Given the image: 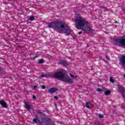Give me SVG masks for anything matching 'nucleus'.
I'll list each match as a JSON object with an SVG mask.
<instances>
[{
    "label": "nucleus",
    "mask_w": 125,
    "mask_h": 125,
    "mask_svg": "<svg viewBox=\"0 0 125 125\" xmlns=\"http://www.w3.org/2000/svg\"><path fill=\"white\" fill-rule=\"evenodd\" d=\"M49 28L57 31L58 33L65 34L69 36L72 33V30L70 27H66L65 23L59 21H55L48 23Z\"/></svg>",
    "instance_id": "obj_1"
},
{
    "label": "nucleus",
    "mask_w": 125,
    "mask_h": 125,
    "mask_svg": "<svg viewBox=\"0 0 125 125\" xmlns=\"http://www.w3.org/2000/svg\"><path fill=\"white\" fill-rule=\"evenodd\" d=\"M75 21L77 29H82L83 31L87 32V33H94V30L90 28V25L88 24V22L85 20L79 18L75 19Z\"/></svg>",
    "instance_id": "obj_2"
},
{
    "label": "nucleus",
    "mask_w": 125,
    "mask_h": 125,
    "mask_svg": "<svg viewBox=\"0 0 125 125\" xmlns=\"http://www.w3.org/2000/svg\"><path fill=\"white\" fill-rule=\"evenodd\" d=\"M65 73H66V71L62 70L60 71L55 72L51 76V77L52 78H55V79H58L64 83H73V80L71 78H69L68 76Z\"/></svg>",
    "instance_id": "obj_3"
},
{
    "label": "nucleus",
    "mask_w": 125,
    "mask_h": 125,
    "mask_svg": "<svg viewBox=\"0 0 125 125\" xmlns=\"http://www.w3.org/2000/svg\"><path fill=\"white\" fill-rule=\"evenodd\" d=\"M118 90H119V92H120V93H121L124 100L125 101V87H122L121 88L119 87L118 88Z\"/></svg>",
    "instance_id": "obj_4"
},
{
    "label": "nucleus",
    "mask_w": 125,
    "mask_h": 125,
    "mask_svg": "<svg viewBox=\"0 0 125 125\" xmlns=\"http://www.w3.org/2000/svg\"><path fill=\"white\" fill-rule=\"evenodd\" d=\"M56 91H58L57 88H52L49 89V92L50 93H54V92H56Z\"/></svg>",
    "instance_id": "obj_5"
},
{
    "label": "nucleus",
    "mask_w": 125,
    "mask_h": 125,
    "mask_svg": "<svg viewBox=\"0 0 125 125\" xmlns=\"http://www.w3.org/2000/svg\"><path fill=\"white\" fill-rule=\"evenodd\" d=\"M0 104L4 108H7V104L3 100L0 101Z\"/></svg>",
    "instance_id": "obj_6"
},
{
    "label": "nucleus",
    "mask_w": 125,
    "mask_h": 125,
    "mask_svg": "<svg viewBox=\"0 0 125 125\" xmlns=\"http://www.w3.org/2000/svg\"><path fill=\"white\" fill-rule=\"evenodd\" d=\"M25 108L27 109V111H30L31 110V105L28 104L27 102L24 103Z\"/></svg>",
    "instance_id": "obj_7"
},
{
    "label": "nucleus",
    "mask_w": 125,
    "mask_h": 125,
    "mask_svg": "<svg viewBox=\"0 0 125 125\" xmlns=\"http://www.w3.org/2000/svg\"><path fill=\"white\" fill-rule=\"evenodd\" d=\"M59 64L63 65V66H66V65H67L68 63H67V62H66L64 60H61L59 62Z\"/></svg>",
    "instance_id": "obj_8"
},
{
    "label": "nucleus",
    "mask_w": 125,
    "mask_h": 125,
    "mask_svg": "<svg viewBox=\"0 0 125 125\" xmlns=\"http://www.w3.org/2000/svg\"><path fill=\"white\" fill-rule=\"evenodd\" d=\"M52 123V122H51V120H50V119H47L45 121L46 125H51Z\"/></svg>",
    "instance_id": "obj_9"
},
{
    "label": "nucleus",
    "mask_w": 125,
    "mask_h": 125,
    "mask_svg": "<svg viewBox=\"0 0 125 125\" xmlns=\"http://www.w3.org/2000/svg\"><path fill=\"white\" fill-rule=\"evenodd\" d=\"M42 78H48V77H50V75H49V74H42L41 75Z\"/></svg>",
    "instance_id": "obj_10"
},
{
    "label": "nucleus",
    "mask_w": 125,
    "mask_h": 125,
    "mask_svg": "<svg viewBox=\"0 0 125 125\" xmlns=\"http://www.w3.org/2000/svg\"><path fill=\"white\" fill-rule=\"evenodd\" d=\"M111 93V91L110 90H108L105 92V95H109Z\"/></svg>",
    "instance_id": "obj_11"
},
{
    "label": "nucleus",
    "mask_w": 125,
    "mask_h": 125,
    "mask_svg": "<svg viewBox=\"0 0 125 125\" xmlns=\"http://www.w3.org/2000/svg\"><path fill=\"white\" fill-rule=\"evenodd\" d=\"M29 19L30 21H34V20H35V17L33 16H31Z\"/></svg>",
    "instance_id": "obj_12"
},
{
    "label": "nucleus",
    "mask_w": 125,
    "mask_h": 125,
    "mask_svg": "<svg viewBox=\"0 0 125 125\" xmlns=\"http://www.w3.org/2000/svg\"><path fill=\"white\" fill-rule=\"evenodd\" d=\"M86 108H90V103H87L86 104Z\"/></svg>",
    "instance_id": "obj_13"
},
{
    "label": "nucleus",
    "mask_w": 125,
    "mask_h": 125,
    "mask_svg": "<svg viewBox=\"0 0 125 125\" xmlns=\"http://www.w3.org/2000/svg\"><path fill=\"white\" fill-rule=\"evenodd\" d=\"M44 62V60L43 59L40 60L39 62V64H42Z\"/></svg>",
    "instance_id": "obj_14"
},
{
    "label": "nucleus",
    "mask_w": 125,
    "mask_h": 125,
    "mask_svg": "<svg viewBox=\"0 0 125 125\" xmlns=\"http://www.w3.org/2000/svg\"><path fill=\"white\" fill-rule=\"evenodd\" d=\"M97 91H98L99 92H101L103 91V90H102L100 88H98L97 89Z\"/></svg>",
    "instance_id": "obj_15"
},
{
    "label": "nucleus",
    "mask_w": 125,
    "mask_h": 125,
    "mask_svg": "<svg viewBox=\"0 0 125 125\" xmlns=\"http://www.w3.org/2000/svg\"><path fill=\"white\" fill-rule=\"evenodd\" d=\"M69 75L71 77V78H72L73 79L75 78H78V76H74V75H72V74H70Z\"/></svg>",
    "instance_id": "obj_16"
},
{
    "label": "nucleus",
    "mask_w": 125,
    "mask_h": 125,
    "mask_svg": "<svg viewBox=\"0 0 125 125\" xmlns=\"http://www.w3.org/2000/svg\"><path fill=\"white\" fill-rule=\"evenodd\" d=\"M33 121L34 123H35V124H37V123H38V121H37V119L35 118L33 120Z\"/></svg>",
    "instance_id": "obj_17"
},
{
    "label": "nucleus",
    "mask_w": 125,
    "mask_h": 125,
    "mask_svg": "<svg viewBox=\"0 0 125 125\" xmlns=\"http://www.w3.org/2000/svg\"><path fill=\"white\" fill-rule=\"evenodd\" d=\"M110 81L111 82V83H114V80L113 79V78H110Z\"/></svg>",
    "instance_id": "obj_18"
},
{
    "label": "nucleus",
    "mask_w": 125,
    "mask_h": 125,
    "mask_svg": "<svg viewBox=\"0 0 125 125\" xmlns=\"http://www.w3.org/2000/svg\"><path fill=\"white\" fill-rule=\"evenodd\" d=\"M38 87V86L36 85L34 86V90H37V88Z\"/></svg>",
    "instance_id": "obj_19"
},
{
    "label": "nucleus",
    "mask_w": 125,
    "mask_h": 125,
    "mask_svg": "<svg viewBox=\"0 0 125 125\" xmlns=\"http://www.w3.org/2000/svg\"><path fill=\"white\" fill-rule=\"evenodd\" d=\"M99 117L100 118H103V115H99Z\"/></svg>",
    "instance_id": "obj_20"
},
{
    "label": "nucleus",
    "mask_w": 125,
    "mask_h": 125,
    "mask_svg": "<svg viewBox=\"0 0 125 125\" xmlns=\"http://www.w3.org/2000/svg\"><path fill=\"white\" fill-rule=\"evenodd\" d=\"M2 69L1 68V67H0V75L1 73V71H2Z\"/></svg>",
    "instance_id": "obj_21"
},
{
    "label": "nucleus",
    "mask_w": 125,
    "mask_h": 125,
    "mask_svg": "<svg viewBox=\"0 0 125 125\" xmlns=\"http://www.w3.org/2000/svg\"><path fill=\"white\" fill-rule=\"evenodd\" d=\"M82 33L83 32L82 31H80V32H78V34H79V35H82Z\"/></svg>",
    "instance_id": "obj_22"
},
{
    "label": "nucleus",
    "mask_w": 125,
    "mask_h": 125,
    "mask_svg": "<svg viewBox=\"0 0 125 125\" xmlns=\"http://www.w3.org/2000/svg\"><path fill=\"white\" fill-rule=\"evenodd\" d=\"M42 89H45V86H42Z\"/></svg>",
    "instance_id": "obj_23"
},
{
    "label": "nucleus",
    "mask_w": 125,
    "mask_h": 125,
    "mask_svg": "<svg viewBox=\"0 0 125 125\" xmlns=\"http://www.w3.org/2000/svg\"><path fill=\"white\" fill-rule=\"evenodd\" d=\"M33 99H36V96L33 95Z\"/></svg>",
    "instance_id": "obj_24"
},
{
    "label": "nucleus",
    "mask_w": 125,
    "mask_h": 125,
    "mask_svg": "<svg viewBox=\"0 0 125 125\" xmlns=\"http://www.w3.org/2000/svg\"><path fill=\"white\" fill-rule=\"evenodd\" d=\"M55 99H57V98H58V96H55L54 97Z\"/></svg>",
    "instance_id": "obj_25"
},
{
    "label": "nucleus",
    "mask_w": 125,
    "mask_h": 125,
    "mask_svg": "<svg viewBox=\"0 0 125 125\" xmlns=\"http://www.w3.org/2000/svg\"><path fill=\"white\" fill-rule=\"evenodd\" d=\"M104 10H108V9H107V8L104 7Z\"/></svg>",
    "instance_id": "obj_26"
},
{
    "label": "nucleus",
    "mask_w": 125,
    "mask_h": 125,
    "mask_svg": "<svg viewBox=\"0 0 125 125\" xmlns=\"http://www.w3.org/2000/svg\"><path fill=\"white\" fill-rule=\"evenodd\" d=\"M106 58H107L108 60H109L110 59V58H109V57L106 56Z\"/></svg>",
    "instance_id": "obj_27"
},
{
    "label": "nucleus",
    "mask_w": 125,
    "mask_h": 125,
    "mask_svg": "<svg viewBox=\"0 0 125 125\" xmlns=\"http://www.w3.org/2000/svg\"><path fill=\"white\" fill-rule=\"evenodd\" d=\"M123 77H124V78H125V75H124V76H123Z\"/></svg>",
    "instance_id": "obj_28"
},
{
    "label": "nucleus",
    "mask_w": 125,
    "mask_h": 125,
    "mask_svg": "<svg viewBox=\"0 0 125 125\" xmlns=\"http://www.w3.org/2000/svg\"><path fill=\"white\" fill-rule=\"evenodd\" d=\"M123 11H125V10H123Z\"/></svg>",
    "instance_id": "obj_29"
},
{
    "label": "nucleus",
    "mask_w": 125,
    "mask_h": 125,
    "mask_svg": "<svg viewBox=\"0 0 125 125\" xmlns=\"http://www.w3.org/2000/svg\"><path fill=\"white\" fill-rule=\"evenodd\" d=\"M8 125L7 124V125Z\"/></svg>",
    "instance_id": "obj_30"
}]
</instances>
